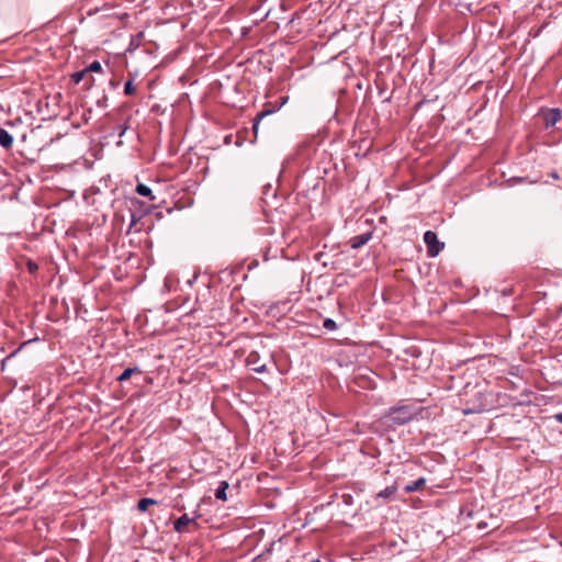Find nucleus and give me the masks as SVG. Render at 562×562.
Returning a JSON list of instances; mask_svg holds the SVG:
<instances>
[{"instance_id":"9b49d317","label":"nucleus","mask_w":562,"mask_h":562,"mask_svg":"<svg viewBox=\"0 0 562 562\" xmlns=\"http://www.w3.org/2000/svg\"><path fill=\"white\" fill-rule=\"evenodd\" d=\"M134 373H138V374H140V373H142V371H140V369H139L138 367H134V368H126V369H125V370H124V371H123V372H122V373L116 378V380H117L119 382L127 381V380L132 376V374H134Z\"/></svg>"},{"instance_id":"20e7f679","label":"nucleus","mask_w":562,"mask_h":562,"mask_svg":"<svg viewBox=\"0 0 562 562\" xmlns=\"http://www.w3.org/2000/svg\"><path fill=\"white\" fill-rule=\"evenodd\" d=\"M61 133L56 132L54 135L48 131V126H44L42 124L37 125V139L43 142L44 146L48 145L49 143L54 142L55 139L60 138Z\"/></svg>"},{"instance_id":"f257e3e1","label":"nucleus","mask_w":562,"mask_h":562,"mask_svg":"<svg viewBox=\"0 0 562 562\" xmlns=\"http://www.w3.org/2000/svg\"><path fill=\"white\" fill-rule=\"evenodd\" d=\"M386 418L392 425H405L413 419V413L408 407H392L390 408Z\"/></svg>"},{"instance_id":"ddd939ff","label":"nucleus","mask_w":562,"mask_h":562,"mask_svg":"<svg viewBox=\"0 0 562 562\" xmlns=\"http://www.w3.org/2000/svg\"><path fill=\"white\" fill-rule=\"evenodd\" d=\"M396 491L397 486L395 484L386 486L384 490L376 494V498L382 497L384 499H389L395 494Z\"/></svg>"},{"instance_id":"2eb2a0df","label":"nucleus","mask_w":562,"mask_h":562,"mask_svg":"<svg viewBox=\"0 0 562 562\" xmlns=\"http://www.w3.org/2000/svg\"><path fill=\"white\" fill-rule=\"evenodd\" d=\"M157 504V501L153 498H140L137 503V509L139 512H146L148 506Z\"/></svg>"},{"instance_id":"bb28decb","label":"nucleus","mask_w":562,"mask_h":562,"mask_svg":"<svg viewBox=\"0 0 562 562\" xmlns=\"http://www.w3.org/2000/svg\"><path fill=\"white\" fill-rule=\"evenodd\" d=\"M110 86H111L112 88H116V87L119 86V83H117V82H115V81H113V80H111V81H110Z\"/></svg>"},{"instance_id":"1a4fd4ad","label":"nucleus","mask_w":562,"mask_h":562,"mask_svg":"<svg viewBox=\"0 0 562 562\" xmlns=\"http://www.w3.org/2000/svg\"><path fill=\"white\" fill-rule=\"evenodd\" d=\"M229 485L226 481H221L218 484V487L215 491V497L218 501L226 502L227 501V494L226 491L228 490Z\"/></svg>"},{"instance_id":"b1692460","label":"nucleus","mask_w":562,"mask_h":562,"mask_svg":"<svg viewBox=\"0 0 562 562\" xmlns=\"http://www.w3.org/2000/svg\"><path fill=\"white\" fill-rule=\"evenodd\" d=\"M98 11H99V9H98V8H95V9H90V10H88V11H87V14H88V15H92V14L97 13Z\"/></svg>"},{"instance_id":"5701e85b","label":"nucleus","mask_w":562,"mask_h":562,"mask_svg":"<svg viewBox=\"0 0 562 562\" xmlns=\"http://www.w3.org/2000/svg\"><path fill=\"white\" fill-rule=\"evenodd\" d=\"M554 419H555L557 422H559L560 424H562V413H558V414H555V415H554Z\"/></svg>"},{"instance_id":"9d476101","label":"nucleus","mask_w":562,"mask_h":562,"mask_svg":"<svg viewBox=\"0 0 562 562\" xmlns=\"http://www.w3.org/2000/svg\"><path fill=\"white\" fill-rule=\"evenodd\" d=\"M426 484V480L424 477H419L417 479L416 481L407 484L405 487H404V491L406 493H413V492H416V491H419L424 487V485Z\"/></svg>"},{"instance_id":"39448f33","label":"nucleus","mask_w":562,"mask_h":562,"mask_svg":"<svg viewBox=\"0 0 562 562\" xmlns=\"http://www.w3.org/2000/svg\"><path fill=\"white\" fill-rule=\"evenodd\" d=\"M546 128L553 127L561 120V110L558 108L549 109L542 114Z\"/></svg>"},{"instance_id":"a878e982","label":"nucleus","mask_w":562,"mask_h":562,"mask_svg":"<svg viewBox=\"0 0 562 562\" xmlns=\"http://www.w3.org/2000/svg\"><path fill=\"white\" fill-rule=\"evenodd\" d=\"M92 83H93V78H92V77H90V78L87 80L86 85H87V87H88V88H90V87L92 86Z\"/></svg>"},{"instance_id":"0eeeda50","label":"nucleus","mask_w":562,"mask_h":562,"mask_svg":"<svg viewBox=\"0 0 562 562\" xmlns=\"http://www.w3.org/2000/svg\"><path fill=\"white\" fill-rule=\"evenodd\" d=\"M195 519L194 518H190L188 516V514H183L182 516H180L173 524V529L177 531V532H184L186 531V528L189 524L191 522H194Z\"/></svg>"},{"instance_id":"423d86ee","label":"nucleus","mask_w":562,"mask_h":562,"mask_svg":"<svg viewBox=\"0 0 562 562\" xmlns=\"http://www.w3.org/2000/svg\"><path fill=\"white\" fill-rule=\"evenodd\" d=\"M372 238V232H366L363 234L351 237L348 240V245L352 249H358L364 246Z\"/></svg>"},{"instance_id":"f3484780","label":"nucleus","mask_w":562,"mask_h":562,"mask_svg":"<svg viewBox=\"0 0 562 562\" xmlns=\"http://www.w3.org/2000/svg\"><path fill=\"white\" fill-rule=\"evenodd\" d=\"M85 69L87 70V74H89V72H101L102 71V66H101L100 61L94 60L89 66H87Z\"/></svg>"},{"instance_id":"f8f14e48","label":"nucleus","mask_w":562,"mask_h":562,"mask_svg":"<svg viewBox=\"0 0 562 562\" xmlns=\"http://www.w3.org/2000/svg\"><path fill=\"white\" fill-rule=\"evenodd\" d=\"M136 192L140 195V196H146V198H149L151 201L155 200V196L153 195V192H151V189L146 186V184H143V183H138L136 186Z\"/></svg>"},{"instance_id":"6e6552de","label":"nucleus","mask_w":562,"mask_h":562,"mask_svg":"<svg viewBox=\"0 0 562 562\" xmlns=\"http://www.w3.org/2000/svg\"><path fill=\"white\" fill-rule=\"evenodd\" d=\"M13 144V137L12 135L7 131L4 130L3 127L0 126V145L3 147V148H10Z\"/></svg>"},{"instance_id":"7ed1b4c3","label":"nucleus","mask_w":562,"mask_h":562,"mask_svg":"<svg viewBox=\"0 0 562 562\" xmlns=\"http://www.w3.org/2000/svg\"><path fill=\"white\" fill-rule=\"evenodd\" d=\"M247 367L257 373L266 372V363L261 361V357L258 351H250L246 358Z\"/></svg>"},{"instance_id":"412c9836","label":"nucleus","mask_w":562,"mask_h":562,"mask_svg":"<svg viewBox=\"0 0 562 562\" xmlns=\"http://www.w3.org/2000/svg\"><path fill=\"white\" fill-rule=\"evenodd\" d=\"M16 351H13L11 352L9 356H7L3 360H2V367L5 366V363L11 360V358H13L15 356Z\"/></svg>"},{"instance_id":"6ab92c4d","label":"nucleus","mask_w":562,"mask_h":562,"mask_svg":"<svg viewBox=\"0 0 562 562\" xmlns=\"http://www.w3.org/2000/svg\"><path fill=\"white\" fill-rule=\"evenodd\" d=\"M323 326H324L325 329L330 330V331L337 329V324L331 318H325L324 322H323Z\"/></svg>"},{"instance_id":"aec40b11","label":"nucleus","mask_w":562,"mask_h":562,"mask_svg":"<svg viewBox=\"0 0 562 562\" xmlns=\"http://www.w3.org/2000/svg\"><path fill=\"white\" fill-rule=\"evenodd\" d=\"M340 498L346 506H351L355 504V498L350 493H342Z\"/></svg>"},{"instance_id":"393cba45","label":"nucleus","mask_w":562,"mask_h":562,"mask_svg":"<svg viewBox=\"0 0 562 562\" xmlns=\"http://www.w3.org/2000/svg\"><path fill=\"white\" fill-rule=\"evenodd\" d=\"M126 130H127V126H123L121 128V131L119 132V136L122 137L125 134Z\"/></svg>"},{"instance_id":"4468645a","label":"nucleus","mask_w":562,"mask_h":562,"mask_svg":"<svg viewBox=\"0 0 562 562\" xmlns=\"http://www.w3.org/2000/svg\"><path fill=\"white\" fill-rule=\"evenodd\" d=\"M273 112H276L274 109H271V110H262L261 112H259L255 119V122H254V125H252V131L255 133V135H257V132H258V126H259V122L267 115L269 114H272Z\"/></svg>"},{"instance_id":"4be33fe9","label":"nucleus","mask_w":562,"mask_h":562,"mask_svg":"<svg viewBox=\"0 0 562 562\" xmlns=\"http://www.w3.org/2000/svg\"><path fill=\"white\" fill-rule=\"evenodd\" d=\"M27 268H29V271H30L31 273H35V262H33L32 260H30V261L27 262Z\"/></svg>"},{"instance_id":"cd10ccee","label":"nucleus","mask_w":562,"mask_h":562,"mask_svg":"<svg viewBox=\"0 0 562 562\" xmlns=\"http://www.w3.org/2000/svg\"><path fill=\"white\" fill-rule=\"evenodd\" d=\"M135 216L133 215V218H132V223H131V226H133L135 224Z\"/></svg>"},{"instance_id":"dca6fc26","label":"nucleus","mask_w":562,"mask_h":562,"mask_svg":"<svg viewBox=\"0 0 562 562\" xmlns=\"http://www.w3.org/2000/svg\"><path fill=\"white\" fill-rule=\"evenodd\" d=\"M87 76V70L86 69H82V70H79V71H76L71 75V81L74 83H79L80 81H82Z\"/></svg>"},{"instance_id":"a211bd4d","label":"nucleus","mask_w":562,"mask_h":562,"mask_svg":"<svg viewBox=\"0 0 562 562\" xmlns=\"http://www.w3.org/2000/svg\"><path fill=\"white\" fill-rule=\"evenodd\" d=\"M135 92H136V88L133 83V79L127 80L124 86V93L126 95H133V94H135Z\"/></svg>"},{"instance_id":"f03ea898","label":"nucleus","mask_w":562,"mask_h":562,"mask_svg":"<svg viewBox=\"0 0 562 562\" xmlns=\"http://www.w3.org/2000/svg\"><path fill=\"white\" fill-rule=\"evenodd\" d=\"M424 241L427 246V255L431 258L438 256L445 247V244L439 241L437 234L432 231L425 232Z\"/></svg>"}]
</instances>
